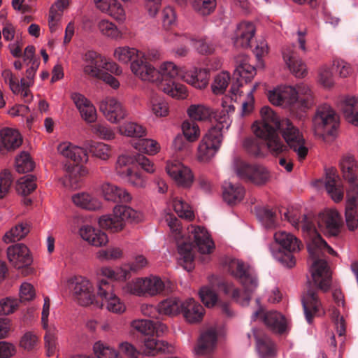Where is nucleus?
Wrapping results in <instances>:
<instances>
[{
	"mask_svg": "<svg viewBox=\"0 0 358 358\" xmlns=\"http://www.w3.org/2000/svg\"><path fill=\"white\" fill-rule=\"evenodd\" d=\"M138 138L132 143L133 148L137 151L148 155H155L160 151L161 147L157 141L152 138Z\"/></svg>",
	"mask_w": 358,
	"mask_h": 358,
	"instance_id": "4d7b16f0",
	"label": "nucleus"
},
{
	"mask_svg": "<svg viewBox=\"0 0 358 358\" xmlns=\"http://www.w3.org/2000/svg\"><path fill=\"white\" fill-rule=\"evenodd\" d=\"M96 294L101 300L100 306L108 311L116 315H122L126 311L125 303L114 292L113 286L108 281L99 280Z\"/></svg>",
	"mask_w": 358,
	"mask_h": 358,
	"instance_id": "f8f14e48",
	"label": "nucleus"
},
{
	"mask_svg": "<svg viewBox=\"0 0 358 358\" xmlns=\"http://www.w3.org/2000/svg\"><path fill=\"white\" fill-rule=\"evenodd\" d=\"M282 57L289 71L297 78H303L307 74L305 62L296 55L292 46H287L282 50Z\"/></svg>",
	"mask_w": 358,
	"mask_h": 358,
	"instance_id": "c756f323",
	"label": "nucleus"
},
{
	"mask_svg": "<svg viewBox=\"0 0 358 358\" xmlns=\"http://www.w3.org/2000/svg\"><path fill=\"white\" fill-rule=\"evenodd\" d=\"M223 138L221 128L218 126L210 127L198 143L196 152L197 161L202 164L210 163L220 150Z\"/></svg>",
	"mask_w": 358,
	"mask_h": 358,
	"instance_id": "0eeeda50",
	"label": "nucleus"
},
{
	"mask_svg": "<svg viewBox=\"0 0 358 358\" xmlns=\"http://www.w3.org/2000/svg\"><path fill=\"white\" fill-rule=\"evenodd\" d=\"M99 109L105 119L111 124H118L128 116V111L123 103L114 96H106L101 99Z\"/></svg>",
	"mask_w": 358,
	"mask_h": 358,
	"instance_id": "2eb2a0df",
	"label": "nucleus"
},
{
	"mask_svg": "<svg viewBox=\"0 0 358 358\" xmlns=\"http://www.w3.org/2000/svg\"><path fill=\"white\" fill-rule=\"evenodd\" d=\"M324 187L334 202L338 203L343 199L344 188L336 169L331 168L326 171Z\"/></svg>",
	"mask_w": 358,
	"mask_h": 358,
	"instance_id": "cd10ccee",
	"label": "nucleus"
},
{
	"mask_svg": "<svg viewBox=\"0 0 358 358\" xmlns=\"http://www.w3.org/2000/svg\"><path fill=\"white\" fill-rule=\"evenodd\" d=\"M69 288L72 292L76 301L83 306L95 304L96 294L93 284L87 278L82 276L71 278L68 280Z\"/></svg>",
	"mask_w": 358,
	"mask_h": 358,
	"instance_id": "9b49d317",
	"label": "nucleus"
},
{
	"mask_svg": "<svg viewBox=\"0 0 358 358\" xmlns=\"http://www.w3.org/2000/svg\"><path fill=\"white\" fill-rule=\"evenodd\" d=\"M275 243L286 252L273 251L271 250L273 257L284 266L292 268L295 265L293 252H298L302 248L301 241L292 234L280 230L273 235Z\"/></svg>",
	"mask_w": 358,
	"mask_h": 358,
	"instance_id": "6e6552de",
	"label": "nucleus"
},
{
	"mask_svg": "<svg viewBox=\"0 0 358 358\" xmlns=\"http://www.w3.org/2000/svg\"><path fill=\"white\" fill-rule=\"evenodd\" d=\"M182 302L176 296L168 297L160 301L157 306V313L162 315L174 317L181 313Z\"/></svg>",
	"mask_w": 358,
	"mask_h": 358,
	"instance_id": "49530a36",
	"label": "nucleus"
},
{
	"mask_svg": "<svg viewBox=\"0 0 358 358\" xmlns=\"http://www.w3.org/2000/svg\"><path fill=\"white\" fill-rule=\"evenodd\" d=\"M171 350L166 341L158 340L154 336H148L144 340L143 352L146 355L154 356L159 352H169Z\"/></svg>",
	"mask_w": 358,
	"mask_h": 358,
	"instance_id": "6e6d98bb",
	"label": "nucleus"
},
{
	"mask_svg": "<svg viewBox=\"0 0 358 358\" xmlns=\"http://www.w3.org/2000/svg\"><path fill=\"white\" fill-rule=\"evenodd\" d=\"M260 120L253 122L251 129L256 137L265 141L268 152L278 156L287 150V145L278 134V129L274 123L270 122L262 113Z\"/></svg>",
	"mask_w": 358,
	"mask_h": 358,
	"instance_id": "39448f33",
	"label": "nucleus"
},
{
	"mask_svg": "<svg viewBox=\"0 0 358 358\" xmlns=\"http://www.w3.org/2000/svg\"><path fill=\"white\" fill-rule=\"evenodd\" d=\"M284 218L294 227L301 225L304 236L307 239V248L310 255V271L314 283L320 289L326 292L331 285V272L327 262L322 258L326 254L336 255L317 231L310 217L304 215L301 220L296 215H289V212L284 213Z\"/></svg>",
	"mask_w": 358,
	"mask_h": 358,
	"instance_id": "f03ea898",
	"label": "nucleus"
},
{
	"mask_svg": "<svg viewBox=\"0 0 358 358\" xmlns=\"http://www.w3.org/2000/svg\"><path fill=\"white\" fill-rule=\"evenodd\" d=\"M113 213L123 228L127 221L138 222L143 218V213L141 211L124 205H116L113 208Z\"/></svg>",
	"mask_w": 358,
	"mask_h": 358,
	"instance_id": "c03bdc74",
	"label": "nucleus"
},
{
	"mask_svg": "<svg viewBox=\"0 0 358 358\" xmlns=\"http://www.w3.org/2000/svg\"><path fill=\"white\" fill-rule=\"evenodd\" d=\"M340 124L339 115L327 104L320 106L313 117V129L320 137L334 136Z\"/></svg>",
	"mask_w": 358,
	"mask_h": 358,
	"instance_id": "1a4fd4ad",
	"label": "nucleus"
},
{
	"mask_svg": "<svg viewBox=\"0 0 358 358\" xmlns=\"http://www.w3.org/2000/svg\"><path fill=\"white\" fill-rule=\"evenodd\" d=\"M170 283L160 277L150 275L146 277H136L126 282L122 287L126 294L140 297L156 296L161 294Z\"/></svg>",
	"mask_w": 358,
	"mask_h": 358,
	"instance_id": "20e7f679",
	"label": "nucleus"
},
{
	"mask_svg": "<svg viewBox=\"0 0 358 358\" xmlns=\"http://www.w3.org/2000/svg\"><path fill=\"white\" fill-rule=\"evenodd\" d=\"M236 63L234 76L237 79L245 80V83L251 81L256 75V69L250 64L249 58L245 55L240 56L237 58Z\"/></svg>",
	"mask_w": 358,
	"mask_h": 358,
	"instance_id": "a18cd8bd",
	"label": "nucleus"
},
{
	"mask_svg": "<svg viewBox=\"0 0 358 358\" xmlns=\"http://www.w3.org/2000/svg\"><path fill=\"white\" fill-rule=\"evenodd\" d=\"M181 80L196 89L203 90L209 83V71L204 68L192 66L183 70Z\"/></svg>",
	"mask_w": 358,
	"mask_h": 358,
	"instance_id": "bb28decb",
	"label": "nucleus"
},
{
	"mask_svg": "<svg viewBox=\"0 0 358 358\" xmlns=\"http://www.w3.org/2000/svg\"><path fill=\"white\" fill-rule=\"evenodd\" d=\"M209 282L212 285L220 288L225 294L230 295L241 306H245L249 304L252 293H245L243 291L241 294L232 282L222 280L215 275L211 276Z\"/></svg>",
	"mask_w": 358,
	"mask_h": 358,
	"instance_id": "a878e982",
	"label": "nucleus"
},
{
	"mask_svg": "<svg viewBox=\"0 0 358 358\" xmlns=\"http://www.w3.org/2000/svg\"><path fill=\"white\" fill-rule=\"evenodd\" d=\"M120 134L127 137L143 138L147 135L146 129L141 124L133 121H127L117 127Z\"/></svg>",
	"mask_w": 358,
	"mask_h": 358,
	"instance_id": "5fc2aeb1",
	"label": "nucleus"
},
{
	"mask_svg": "<svg viewBox=\"0 0 358 358\" xmlns=\"http://www.w3.org/2000/svg\"><path fill=\"white\" fill-rule=\"evenodd\" d=\"M296 92L297 108L306 110L313 105V97L310 87L301 83L294 87Z\"/></svg>",
	"mask_w": 358,
	"mask_h": 358,
	"instance_id": "864d4df0",
	"label": "nucleus"
},
{
	"mask_svg": "<svg viewBox=\"0 0 358 358\" xmlns=\"http://www.w3.org/2000/svg\"><path fill=\"white\" fill-rule=\"evenodd\" d=\"M317 225L320 231L328 236H336L343 226L342 217L336 209H327L318 217Z\"/></svg>",
	"mask_w": 358,
	"mask_h": 358,
	"instance_id": "f3484780",
	"label": "nucleus"
},
{
	"mask_svg": "<svg viewBox=\"0 0 358 358\" xmlns=\"http://www.w3.org/2000/svg\"><path fill=\"white\" fill-rule=\"evenodd\" d=\"M181 131L189 143L196 141L201 135V129L199 124L190 119L185 120L181 123Z\"/></svg>",
	"mask_w": 358,
	"mask_h": 358,
	"instance_id": "13d9d810",
	"label": "nucleus"
},
{
	"mask_svg": "<svg viewBox=\"0 0 358 358\" xmlns=\"http://www.w3.org/2000/svg\"><path fill=\"white\" fill-rule=\"evenodd\" d=\"M192 9L198 14L206 16L211 14L215 9L216 0H194L189 3Z\"/></svg>",
	"mask_w": 358,
	"mask_h": 358,
	"instance_id": "338daca9",
	"label": "nucleus"
},
{
	"mask_svg": "<svg viewBox=\"0 0 358 358\" xmlns=\"http://www.w3.org/2000/svg\"><path fill=\"white\" fill-rule=\"evenodd\" d=\"M93 352L98 358H122L120 352L115 348L101 341L94 343Z\"/></svg>",
	"mask_w": 358,
	"mask_h": 358,
	"instance_id": "0e129e2a",
	"label": "nucleus"
},
{
	"mask_svg": "<svg viewBox=\"0 0 358 358\" xmlns=\"http://www.w3.org/2000/svg\"><path fill=\"white\" fill-rule=\"evenodd\" d=\"M83 73L90 78L98 79L104 71L120 75L122 69L115 62L110 61L94 50H87L82 55Z\"/></svg>",
	"mask_w": 358,
	"mask_h": 358,
	"instance_id": "423d86ee",
	"label": "nucleus"
},
{
	"mask_svg": "<svg viewBox=\"0 0 358 358\" xmlns=\"http://www.w3.org/2000/svg\"><path fill=\"white\" fill-rule=\"evenodd\" d=\"M148 108L156 117H166L169 114V104L161 96L152 95L148 102Z\"/></svg>",
	"mask_w": 358,
	"mask_h": 358,
	"instance_id": "603ef678",
	"label": "nucleus"
},
{
	"mask_svg": "<svg viewBox=\"0 0 358 358\" xmlns=\"http://www.w3.org/2000/svg\"><path fill=\"white\" fill-rule=\"evenodd\" d=\"M245 189L239 183L224 181L222 185V198L225 203L234 206L241 202L245 196Z\"/></svg>",
	"mask_w": 358,
	"mask_h": 358,
	"instance_id": "2f4dec72",
	"label": "nucleus"
},
{
	"mask_svg": "<svg viewBox=\"0 0 358 358\" xmlns=\"http://www.w3.org/2000/svg\"><path fill=\"white\" fill-rule=\"evenodd\" d=\"M166 171L179 187L189 188L193 184L194 177L192 170L178 160L168 161Z\"/></svg>",
	"mask_w": 358,
	"mask_h": 358,
	"instance_id": "dca6fc26",
	"label": "nucleus"
},
{
	"mask_svg": "<svg viewBox=\"0 0 358 358\" xmlns=\"http://www.w3.org/2000/svg\"><path fill=\"white\" fill-rule=\"evenodd\" d=\"M98 223L100 227L112 232H117L123 229L122 224L113 212L111 214L101 215L98 220Z\"/></svg>",
	"mask_w": 358,
	"mask_h": 358,
	"instance_id": "774afa93",
	"label": "nucleus"
},
{
	"mask_svg": "<svg viewBox=\"0 0 358 358\" xmlns=\"http://www.w3.org/2000/svg\"><path fill=\"white\" fill-rule=\"evenodd\" d=\"M81 238L95 247H102L108 242L107 234L101 229L90 225H83L79 229Z\"/></svg>",
	"mask_w": 358,
	"mask_h": 358,
	"instance_id": "473e14b6",
	"label": "nucleus"
},
{
	"mask_svg": "<svg viewBox=\"0 0 358 358\" xmlns=\"http://www.w3.org/2000/svg\"><path fill=\"white\" fill-rule=\"evenodd\" d=\"M186 113L190 120L201 122H210L215 115L214 109L204 103L190 104Z\"/></svg>",
	"mask_w": 358,
	"mask_h": 358,
	"instance_id": "f704fd0d",
	"label": "nucleus"
},
{
	"mask_svg": "<svg viewBox=\"0 0 358 358\" xmlns=\"http://www.w3.org/2000/svg\"><path fill=\"white\" fill-rule=\"evenodd\" d=\"M58 152L64 157L69 159L77 164L76 166H65L66 175L64 178V185L71 189L80 186V177L86 176L87 169L79 164H86L89 160L88 150L69 141L59 143L57 146Z\"/></svg>",
	"mask_w": 358,
	"mask_h": 358,
	"instance_id": "7ed1b4c3",
	"label": "nucleus"
},
{
	"mask_svg": "<svg viewBox=\"0 0 358 358\" xmlns=\"http://www.w3.org/2000/svg\"><path fill=\"white\" fill-rule=\"evenodd\" d=\"M162 222L169 227L171 236L176 241L178 261L185 270L190 271L194 268V247H196L201 254H210L213 252L215 243L204 227L189 224L183 230L176 216L166 211L163 214Z\"/></svg>",
	"mask_w": 358,
	"mask_h": 358,
	"instance_id": "f257e3e1",
	"label": "nucleus"
},
{
	"mask_svg": "<svg viewBox=\"0 0 358 358\" xmlns=\"http://www.w3.org/2000/svg\"><path fill=\"white\" fill-rule=\"evenodd\" d=\"M90 129L94 135L103 141H110L116 137L114 128L106 122L95 123L92 125Z\"/></svg>",
	"mask_w": 358,
	"mask_h": 358,
	"instance_id": "052dcab7",
	"label": "nucleus"
},
{
	"mask_svg": "<svg viewBox=\"0 0 358 358\" xmlns=\"http://www.w3.org/2000/svg\"><path fill=\"white\" fill-rule=\"evenodd\" d=\"M217 340L216 330L213 328L204 331L200 336L196 346L194 349V352L196 355H203L211 352Z\"/></svg>",
	"mask_w": 358,
	"mask_h": 358,
	"instance_id": "58836bf2",
	"label": "nucleus"
},
{
	"mask_svg": "<svg viewBox=\"0 0 358 358\" xmlns=\"http://www.w3.org/2000/svg\"><path fill=\"white\" fill-rule=\"evenodd\" d=\"M96 28L99 34L105 38L115 41L123 38L122 30L108 19L99 20L96 23Z\"/></svg>",
	"mask_w": 358,
	"mask_h": 358,
	"instance_id": "de8ad7c7",
	"label": "nucleus"
},
{
	"mask_svg": "<svg viewBox=\"0 0 358 358\" xmlns=\"http://www.w3.org/2000/svg\"><path fill=\"white\" fill-rule=\"evenodd\" d=\"M130 69L131 73L141 81L159 85L158 67L155 68L147 61L145 53L141 58L131 63Z\"/></svg>",
	"mask_w": 358,
	"mask_h": 358,
	"instance_id": "412c9836",
	"label": "nucleus"
},
{
	"mask_svg": "<svg viewBox=\"0 0 358 358\" xmlns=\"http://www.w3.org/2000/svg\"><path fill=\"white\" fill-rule=\"evenodd\" d=\"M302 305L306 320L308 323L312 322L314 315H320L321 303L317 299L315 292L310 289L302 297Z\"/></svg>",
	"mask_w": 358,
	"mask_h": 358,
	"instance_id": "79ce46f5",
	"label": "nucleus"
},
{
	"mask_svg": "<svg viewBox=\"0 0 358 358\" xmlns=\"http://www.w3.org/2000/svg\"><path fill=\"white\" fill-rule=\"evenodd\" d=\"M84 145L92 157L101 162H108L113 156L112 145L103 141L89 140Z\"/></svg>",
	"mask_w": 358,
	"mask_h": 358,
	"instance_id": "c9c22d12",
	"label": "nucleus"
},
{
	"mask_svg": "<svg viewBox=\"0 0 358 358\" xmlns=\"http://www.w3.org/2000/svg\"><path fill=\"white\" fill-rule=\"evenodd\" d=\"M317 81L324 88H331L334 85V77L330 66L324 64L318 69Z\"/></svg>",
	"mask_w": 358,
	"mask_h": 358,
	"instance_id": "69168bd1",
	"label": "nucleus"
},
{
	"mask_svg": "<svg viewBox=\"0 0 358 358\" xmlns=\"http://www.w3.org/2000/svg\"><path fill=\"white\" fill-rule=\"evenodd\" d=\"M181 313L187 322L194 324L202 320L205 310L199 302L189 298L182 302Z\"/></svg>",
	"mask_w": 358,
	"mask_h": 358,
	"instance_id": "72a5a7b5",
	"label": "nucleus"
},
{
	"mask_svg": "<svg viewBox=\"0 0 358 358\" xmlns=\"http://www.w3.org/2000/svg\"><path fill=\"white\" fill-rule=\"evenodd\" d=\"M143 53L134 48L119 46L114 50L113 56L120 63L128 64L141 58Z\"/></svg>",
	"mask_w": 358,
	"mask_h": 358,
	"instance_id": "3c124183",
	"label": "nucleus"
},
{
	"mask_svg": "<svg viewBox=\"0 0 358 358\" xmlns=\"http://www.w3.org/2000/svg\"><path fill=\"white\" fill-rule=\"evenodd\" d=\"M183 68L171 61H164L158 66L159 85L174 80L177 78L181 79Z\"/></svg>",
	"mask_w": 358,
	"mask_h": 358,
	"instance_id": "ea45409f",
	"label": "nucleus"
},
{
	"mask_svg": "<svg viewBox=\"0 0 358 358\" xmlns=\"http://www.w3.org/2000/svg\"><path fill=\"white\" fill-rule=\"evenodd\" d=\"M229 273L240 280L245 293H253L258 287L256 274L250 266L239 259H232L229 264Z\"/></svg>",
	"mask_w": 358,
	"mask_h": 358,
	"instance_id": "4468645a",
	"label": "nucleus"
},
{
	"mask_svg": "<svg viewBox=\"0 0 358 358\" xmlns=\"http://www.w3.org/2000/svg\"><path fill=\"white\" fill-rule=\"evenodd\" d=\"M125 180L127 185L136 188L143 189L146 187V178L138 170L134 168H128L125 175L121 177Z\"/></svg>",
	"mask_w": 358,
	"mask_h": 358,
	"instance_id": "bf43d9fd",
	"label": "nucleus"
},
{
	"mask_svg": "<svg viewBox=\"0 0 358 358\" xmlns=\"http://www.w3.org/2000/svg\"><path fill=\"white\" fill-rule=\"evenodd\" d=\"M253 335L256 340V348L262 357H268L274 355L275 346L273 342L263 332L253 329Z\"/></svg>",
	"mask_w": 358,
	"mask_h": 358,
	"instance_id": "8fccbe9b",
	"label": "nucleus"
},
{
	"mask_svg": "<svg viewBox=\"0 0 358 358\" xmlns=\"http://www.w3.org/2000/svg\"><path fill=\"white\" fill-rule=\"evenodd\" d=\"M256 34V26L253 22L243 20L238 22L234 30L231 41L236 48L251 47Z\"/></svg>",
	"mask_w": 358,
	"mask_h": 358,
	"instance_id": "5701e85b",
	"label": "nucleus"
},
{
	"mask_svg": "<svg viewBox=\"0 0 358 358\" xmlns=\"http://www.w3.org/2000/svg\"><path fill=\"white\" fill-rule=\"evenodd\" d=\"M339 166L343 178L347 182L358 180V176L356 173L358 166H357L356 160L352 155L349 153L343 155L340 159Z\"/></svg>",
	"mask_w": 358,
	"mask_h": 358,
	"instance_id": "37998d69",
	"label": "nucleus"
},
{
	"mask_svg": "<svg viewBox=\"0 0 358 358\" xmlns=\"http://www.w3.org/2000/svg\"><path fill=\"white\" fill-rule=\"evenodd\" d=\"M1 76L4 82L9 85V88L13 93L21 94L24 102H30L32 100L33 96L29 89V87H23L21 84H19L18 80L10 70H3Z\"/></svg>",
	"mask_w": 358,
	"mask_h": 358,
	"instance_id": "a19ab883",
	"label": "nucleus"
},
{
	"mask_svg": "<svg viewBox=\"0 0 358 358\" xmlns=\"http://www.w3.org/2000/svg\"><path fill=\"white\" fill-rule=\"evenodd\" d=\"M234 171L240 178L257 185L266 184L271 178L268 170L259 164H248L241 162L234 166Z\"/></svg>",
	"mask_w": 358,
	"mask_h": 358,
	"instance_id": "ddd939ff",
	"label": "nucleus"
},
{
	"mask_svg": "<svg viewBox=\"0 0 358 358\" xmlns=\"http://www.w3.org/2000/svg\"><path fill=\"white\" fill-rule=\"evenodd\" d=\"M22 143V136L17 129L6 127L0 131V150H14L19 148Z\"/></svg>",
	"mask_w": 358,
	"mask_h": 358,
	"instance_id": "e433bc0d",
	"label": "nucleus"
},
{
	"mask_svg": "<svg viewBox=\"0 0 358 358\" xmlns=\"http://www.w3.org/2000/svg\"><path fill=\"white\" fill-rule=\"evenodd\" d=\"M260 113L264 117L266 116V118H267V120L270 122L274 123V125L280 132L287 145L303 138L301 132L292 122L287 119L280 120L278 116L269 106H263L260 110Z\"/></svg>",
	"mask_w": 358,
	"mask_h": 358,
	"instance_id": "9d476101",
	"label": "nucleus"
},
{
	"mask_svg": "<svg viewBox=\"0 0 358 358\" xmlns=\"http://www.w3.org/2000/svg\"><path fill=\"white\" fill-rule=\"evenodd\" d=\"M345 120L350 124L358 127V97L352 95L345 96L341 102Z\"/></svg>",
	"mask_w": 358,
	"mask_h": 358,
	"instance_id": "4c0bfd02",
	"label": "nucleus"
},
{
	"mask_svg": "<svg viewBox=\"0 0 358 358\" xmlns=\"http://www.w3.org/2000/svg\"><path fill=\"white\" fill-rule=\"evenodd\" d=\"M130 69L131 73L141 81L159 85L158 67L155 68L147 61L145 53L141 58L131 63Z\"/></svg>",
	"mask_w": 358,
	"mask_h": 358,
	"instance_id": "4be33fe9",
	"label": "nucleus"
},
{
	"mask_svg": "<svg viewBox=\"0 0 358 358\" xmlns=\"http://www.w3.org/2000/svg\"><path fill=\"white\" fill-rule=\"evenodd\" d=\"M269 101L275 106L282 108L297 107L296 92L291 85H279L268 91Z\"/></svg>",
	"mask_w": 358,
	"mask_h": 358,
	"instance_id": "aec40b11",
	"label": "nucleus"
},
{
	"mask_svg": "<svg viewBox=\"0 0 358 358\" xmlns=\"http://www.w3.org/2000/svg\"><path fill=\"white\" fill-rule=\"evenodd\" d=\"M97 193L104 200L113 203H129L132 200L131 194L124 188L110 182H103L96 187Z\"/></svg>",
	"mask_w": 358,
	"mask_h": 358,
	"instance_id": "b1692460",
	"label": "nucleus"
},
{
	"mask_svg": "<svg viewBox=\"0 0 358 358\" xmlns=\"http://www.w3.org/2000/svg\"><path fill=\"white\" fill-rule=\"evenodd\" d=\"M71 99L78 110L81 118L87 124L95 123L98 113L92 102L79 92H73Z\"/></svg>",
	"mask_w": 358,
	"mask_h": 358,
	"instance_id": "393cba45",
	"label": "nucleus"
},
{
	"mask_svg": "<svg viewBox=\"0 0 358 358\" xmlns=\"http://www.w3.org/2000/svg\"><path fill=\"white\" fill-rule=\"evenodd\" d=\"M29 231V226L27 223H20L8 231L3 240L6 243L16 242L23 238Z\"/></svg>",
	"mask_w": 358,
	"mask_h": 358,
	"instance_id": "e2e57ef3",
	"label": "nucleus"
},
{
	"mask_svg": "<svg viewBox=\"0 0 358 358\" xmlns=\"http://www.w3.org/2000/svg\"><path fill=\"white\" fill-rule=\"evenodd\" d=\"M256 302L258 308L252 315V320L259 319L272 331L277 333L284 332L287 329V321L284 316L277 311H265L263 307L259 306V299L256 300Z\"/></svg>",
	"mask_w": 358,
	"mask_h": 358,
	"instance_id": "a211bd4d",
	"label": "nucleus"
},
{
	"mask_svg": "<svg viewBox=\"0 0 358 358\" xmlns=\"http://www.w3.org/2000/svg\"><path fill=\"white\" fill-rule=\"evenodd\" d=\"M171 205L177 215L183 219L192 220L194 218V213L192 207L181 198L178 196L171 199Z\"/></svg>",
	"mask_w": 358,
	"mask_h": 358,
	"instance_id": "680f3d73",
	"label": "nucleus"
},
{
	"mask_svg": "<svg viewBox=\"0 0 358 358\" xmlns=\"http://www.w3.org/2000/svg\"><path fill=\"white\" fill-rule=\"evenodd\" d=\"M95 7L117 22H124L127 19L124 6L117 0H94Z\"/></svg>",
	"mask_w": 358,
	"mask_h": 358,
	"instance_id": "c85d7f7f",
	"label": "nucleus"
},
{
	"mask_svg": "<svg viewBox=\"0 0 358 358\" xmlns=\"http://www.w3.org/2000/svg\"><path fill=\"white\" fill-rule=\"evenodd\" d=\"M7 256L9 262L15 268H25V275L32 272L29 266L33 259L29 248L24 244L18 243L8 247Z\"/></svg>",
	"mask_w": 358,
	"mask_h": 358,
	"instance_id": "6ab92c4d",
	"label": "nucleus"
},
{
	"mask_svg": "<svg viewBox=\"0 0 358 358\" xmlns=\"http://www.w3.org/2000/svg\"><path fill=\"white\" fill-rule=\"evenodd\" d=\"M159 86L164 94L174 99L183 100L189 94L187 87L182 83L174 81V80L162 83Z\"/></svg>",
	"mask_w": 358,
	"mask_h": 358,
	"instance_id": "09e8293b",
	"label": "nucleus"
},
{
	"mask_svg": "<svg viewBox=\"0 0 358 358\" xmlns=\"http://www.w3.org/2000/svg\"><path fill=\"white\" fill-rule=\"evenodd\" d=\"M71 201L76 207L89 211L99 210L103 207V202L99 198L87 192L73 194Z\"/></svg>",
	"mask_w": 358,
	"mask_h": 358,
	"instance_id": "7c9ffc66",
	"label": "nucleus"
}]
</instances>
